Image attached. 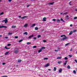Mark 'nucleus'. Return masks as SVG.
<instances>
[{"label": "nucleus", "mask_w": 77, "mask_h": 77, "mask_svg": "<svg viewBox=\"0 0 77 77\" xmlns=\"http://www.w3.org/2000/svg\"><path fill=\"white\" fill-rule=\"evenodd\" d=\"M7 28V26H0V28Z\"/></svg>", "instance_id": "3"}, {"label": "nucleus", "mask_w": 77, "mask_h": 77, "mask_svg": "<svg viewBox=\"0 0 77 77\" xmlns=\"http://www.w3.org/2000/svg\"><path fill=\"white\" fill-rule=\"evenodd\" d=\"M5 48L6 49H7L8 48H7V46H5Z\"/></svg>", "instance_id": "54"}, {"label": "nucleus", "mask_w": 77, "mask_h": 77, "mask_svg": "<svg viewBox=\"0 0 77 77\" xmlns=\"http://www.w3.org/2000/svg\"><path fill=\"white\" fill-rule=\"evenodd\" d=\"M2 37V35H0V37Z\"/></svg>", "instance_id": "62"}, {"label": "nucleus", "mask_w": 77, "mask_h": 77, "mask_svg": "<svg viewBox=\"0 0 77 77\" xmlns=\"http://www.w3.org/2000/svg\"><path fill=\"white\" fill-rule=\"evenodd\" d=\"M23 40V39H21L19 41V42L20 43Z\"/></svg>", "instance_id": "28"}, {"label": "nucleus", "mask_w": 77, "mask_h": 77, "mask_svg": "<svg viewBox=\"0 0 77 77\" xmlns=\"http://www.w3.org/2000/svg\"><path fill=\"white\" fill-rule=\"evenodd\" d=\"M56 21L58 23H60V20L59 19H57Z\"/></svg>", "instance_id": "9"}, {"label": "nucleus", "mask_w": 77, "mask_h": 77, "mask_svg": "<svg viewBox=\"0 0 77 77\" xmlns=\"http://www.w3.org/2000/svg\"><path fill=\"white\" fill-rule=\"evenodd\" d=\"M42 50L41 49H40L38 51V53H40V52H41L42 51Z\"/></svg>", "instance_id": "21"}, {"label": "nucleus", "mask_w": 77, "mask_h": 77, "mask_svg": "<svg viewBox=\"0 0 77 77\" xmlns=\"http://www.w3.org/2000/svg\"><path fill=\"white\" fill-rule=\"evenodd\" d=\"M66 38H67L66 37H64L61 39V41H65Z\"/></svg>", "instance_id": "4"}, {"label": "nucleus", "mask_w": 77, "mask_h": 77, "mask_svg": "<svg viewBox=\"0 0 77 77\" xmlns=\"http://www.w3.org/2000/svg\"><path fill=\"white\" fill-rule=\"evenodd\" d=\"M27 17V16H24V17H21V19H23V18H26Z\"/></svg>", "instance_id": "13"}, {"label": "nucleus", "mask_w": 77, "mask_h": 77, "mask_svg": "<svg viewBox=\"0 0 77 77\" xmlns=\"http://www.w3.org/2000/svg\"><path fill=\"white\" fill-rule=\"evenodd\" d=\"M75 11L76 12H77V9H75Z\"/></svg>", "instance_id": "63"}, {"label": "nucleus", "mask_w": 77, "mask_h": 77, "mask_svg": "<svg viewBox=\"0 0 77 77\" xmlns=\"http://www.w3.org/2000/svg\"><path fill=\"white\" fill-rule=\"evenodd\" d=\"M46 48L45 47H42L41 49L43 50V49Z\"/></svg>", "instance_id": "25"}, {"label": "nucleus", "mask_w": 77, "mask_h": 77, "mask_svg": "<svg viewBox=\"0 0 77 77\" xmlns=\"http://www.w3.org/2000/svg\"><path fill=\"white\" fill-rule=\"evenodd\" d=\"M31 6L30 5H28L27 6H26V7L29 8V6Z\"/></svg>", "instance_id": "35"}, {"label": "nucleus", "mask_w": 77, "mask_h": 77, "mask_svg": "<svg viewBox=\"0 0 77 77\" xmlns=\"http://www.w3.org/2000/svg\"><path fill=\"white\" fill-rule=\"evenodd\" d=\"M37 37H38V38H39L41 37V35H38V36H37Z\"/></svg>", "instance_id": "33"}, {"label": "nucleus", "mask_w": 77, "mask_h": 77, "mask_svg": "<svg viewBox=\"0 0 77 77\" xmlns=\"http://www.w3.org/2000/svg\"><path fill=\"white\" fill-rule=\"evenodd\" d=\"M70 44V43H67V44H66L65 45V46H67V45H69Z\"/></svg>", "instance_id": "31"}, {"label": "nucleus", "mask_w": 77, "mask_h": 77, "mask_svg": "<svg viewBox=\"0 0 77 77\" xmlns=\"http://www.w3.org/2000/svg\"><path fill=\"white\" fill-rule=\"evenodd\" d=\"M35 26V24H33L32 25V26H31V27H32L33 26Z\"/></svg>", "instance_id": "15"}, {"label": "nucleus", "mask_w": 77, "mask_h": 77, "mask_svg": "<svg viewBox=\"0 0 77 77\" xmlns=\"http://www.w3.org/2000/svg\"><path fill=\"white\" fill-rule=\"evenodd\" d=\"M12 1V0H8V1L9 2H11V1Z\"/></svg>", "instance_id": "51"}, {"label": "nucleus", "mask_w": 77, "mask_h": 77, "mask_svg": "<svg viewBox=\"0 0 77 77\" xmlns=\"http://www.w3.org/2000/svg\"><path fill=\"white\" fill-rule=\"evenodd\" d=\"M5 63H2V65H5Z\"/></svg>", "instance_id": "53"}, {"label": "nucleus", "mask_w": 77, "mask_h": 77, "mask_svg": "<svg viewBox=\"0 0 77 77\" xmlns=\"http://www.w3.org/2000/svg\"><path fill=\"white\" fill-rule=\"evenodd\" d=\"M72 31H71L69 33V35H71L72 34Z\"/></svg>", "instance_id": "22"}, {"label": "nucleus", "mask_w": 77, "mask_h": 77, "mask_svg": "<svg viewBox=\"0 0 77 77\" xmlns=\"http://www.w3.org/2000/svg\"><path fill=\"white\" fill-rule=\"evenodd\" d=\"M61 21H62L63 22H65V21L63 20V19L62 18H61Z\"/></svg>", "instance_id": "32"}, {"label": "nucleus", "mask_w": 77, "mask_h": 77, "mask_svg": "<svg viewBox=\"0 0 77 77\" xmlns=\"http://www.w3.org/2000/svg\"><path fill=\"white\" fill-rule=\"evenodd\" d=\"M9 51H8V52H6L5 54V55H7V54H9Z\"/></svg>", "instance_id": "14"}, {"label": "nucleus", "mask_w": 77, "mask_h": 77, "mask_svg": "<svg viewBox=\"0 0 77 77\" xmlns=\"http://www.w3.org/2000/svg\"><path fill=\"white\" fill-rule=\"evenodd\" d=\"M46 18L45 17H44L43 20L44 21H46Z\"/></svg>", "instance_id": "11"}, {"label": "nucleus", "mask_w": 77, "mask_h": 77, "mask_svg": "<svg viewBox=\"0 0 77 77\" xmlns=\"http://www.w3.org/2000/svg\"><path fill=\"white\" fill-rule=\"evenodd\" d=\"M71 3V2H69V5H71V4H70V3Z\"/></svg>", "instance_id": "58"}, {"label": "nucleus", "mask_w": 77, "mask_h": 77, "mask_svg": "<svg viewBox=\"0 0 77 77\" xmlns=\"http://www.w3.org/2000/svg\"><path fill=\"white\" fill-rule=\"evenodd\" d=\"M0 77H8L7 76H1Z\"/></svg>", "instance_id": "44"}, {"label": "nucleus", "mask_w": 77, "mask_h": 77, "mask_svg": "<svg viewBox=\"0 0 77 77\" xmlns=\"http://www.w3.org/2000/svg\"><path fill=\"white\" fill-rule=\"evenodd\" d=\"M75 61L76 62L77 61V60L76 59L75 60Z\"/></svg>", "instance_id": "61"}, {"label": "nucleus", "mask_w": 77, "mask_h": 77, "mask_svg": "<svg viewBox=\"0 0 77 77\" xmlns=\"http://www.w3.org/2000/svg\"><path fill=\"white\" fill-rule=\"evenodd\" d=\"M63 36H64L65 37H66V36L65 35H61V37H63Z\"/></svg>", "instance_id": "29"}, {"label": "nucleus", "mask_w": 77, "mask_h": 77, "mask_svg": "<svg viewBox=\"0 0 77 77\" xmlns=\"http://www.w3.org/2000/svg\"><path fill=\"white\" fill-rule=\"evenodd\" d=\"M10 49V48H7L6 49L9 50Z\"/></svg>", "instance_id": "57"}, {"label": "nucleus", "mask_w": 77, "mask_h": 77, "mask_svg": "<svg viewBox=\"0 0 77 77\" xmlns=\"http://www.w3.org/2000/svg\"><path fill=\"white\" fill-rule=\"evenodd\" d=\"M54 3V2H52V3H49L48 4V5H53V4Z\"/></svg>", "instance_id": "8"}, {"label": "nucleus", "mask_w": 77, "mask_h": 77, "mask_svg": "<svg viewBox=\"0 0 77 77\" xmlns=\"http://www.w3.org/2000/svg\"><path fill=\"white\" fill-rule=\"evenodd\" d=\"M19 51L18 49L17 48H15L14 51V53L17 54L19 53Z\"/></svg>", "instance_id": "1"}, {"label": "nucleus", "mask_w": 77, "mask_h": 77, "mask_svg": "<svg viewBox=\"0 0 77 77\" xmlns=\"http://www.w3.org/2000/svg\"><path fill=\"white\" fill-rule=\"evenodd\" d=\"M62 58V57H58L57 58V59L60 60Z\"/></svg>", "instance_id": "7"}, {"label": "nucleus", "mask_w": 77, "mask_h": 77, "mask_svg": "<svg viewBox=\"0 0 77 77\" xmlns=\"http://www.w3.org/2000/svg\"><path fill=\"white\" fill-rule=\"evenodd\" d=\"M48 71H51V69H48Z\"/></svg>", "instance_id": "59"}, {"label": "nucleus", "mask_w": 77, "mask_h": 77, "mask_svg": "<svg viewBox=\"0 0 77 77\" xmlns=\"http://www.w3.org/2000/svg\"><path fill=\"white\" fill-rule=\"evenodd\" d=\"M72 48H71L70 50V51H72Z\"/></svg>", "instance_id": "48"}, {"label": "nucleus", "mask_w": 77, "mask_h": 77, "mask_svg": "<svg viewBox=\"0 0 77 77\" xmlns=\"http://www.w3.org/2000/svg\"><path fill=\"white\" fill-rule=\"evenodd\" d=\"M50 65V64L49 63H47L46 65L45 66V67H47L48 66Z\"/></svg>", "instance_id": "5"}, {"label": "nucleus", "mask_w": 77, "mask_h": 77, "mask_svg": "<svg viewBox=\"0 0 77 77\" xmlns=\"http://www.w3.org/2000/svg\"><path fill=\"white\" fill-rule=\"evenodd\" d=\"M69 17V16L68 15H67L66 17V18H68Z\"/></svg>", "instance_id": "56"}, {"label": "nucleus", "mask_w": 77, "mask_h": 77, "mask_svg": "<svg viewBox=\"0 0 77 77\" xmlns=\"http://www.w3.org/2000/svg\"><path fill=\"white\" fill-rule=\"evenodd\" d=\"M68 60L65 61L64 63V65H66V63H68Z\"/></svg>", "instance_id": "12"}, {"label": "nucleus", "mask_w": 77, "mask_h": 77, "mask_svg": "<svg viewBox=\"0 0 77 77\" xmlns=\"http://www.w3.org/2000/svg\"><path fill=\"white\" fill-rule=\"evenodd\" d=\"M77 19V17H75L74 19V20H75V19Z\"/></svg>", "instance_id": "42"}, {"label": "nucleus", "mask_w": 77, "mask_h": 77, "mask_svg": "<svg viewBox=\"0 0 77 77\" xmlns=\"http://www.w3.org/2000/svg\"><path fill=\"white\" fill-rule=\"evenodd\" d=\"M31 44H32L31 42H28L26 43V44L27 45H30Z\"/></svg>", "instance_id": "17"}, {"label": "nucleus", "mask_w": 77, "mask_h": 77, "mask_svg": "<svg viewBox=\"0 0 77 77\" xmlns=\"http://www.w3.org/2000/svg\"><path fill=\"white\" fill-rule=\"evenodd\" d=\"M69 56L70 57H72V56L71 55H69Z\"/></svg>", "instance_id": "50"}, {"label": "nucleus", "mask_w": 77, "mask_h": 77, "mask_svg": "<svg viewBox=\"0 0 77 77\" xmlns=\"http://www.w3.org/2000/svg\"><path fill=\"white\" fill-rule=\"evenodd\" d=\"M19 17L20 18H21V16H19Z\"/></svg>", "instance_id": "60"}, {"label": "nucleus", "mask_w": 77, "mask_h": 77, "mask_svg": "<svg viewBox=\"0 0 77 77\" xmlns=\"http://www.w3.org/2000/svg\"><path fill=\"white\" fill-rule=\"evenodd\" d=\"M16 27V26H12V28H15Z\"/></svg>", "instance_id": "37"}, {"label": "nucleus", "mask_w": 77, "mask_h": 77, "mask_svg": "<svg viewBox=\"0 0 77 77\" xmlns=\"http://www.w3.org/2000/svg\"><path fill=\"white\" fill-rule=\"evenodd\" d=\"M8 38V37H5V38L7 39V38Z\"/></svg>", "instance_id": "52"}, {"label": "nucleus", "mask_w": 77, "mask_h": 77, "mask_svg": "<svg viewBox=\"0 0 77 77\" xmlns=\"http://www.w3.org/2000/svg\"><path fill=\"white\" fill-rule=\"evenodd\" d=\"M4 21L5 22V23H7L8 22V20H7V18H6L5 20H3L2 21V22H4Z\"/></svg>", "instance_id": "2"}, {"label": "nucleus", "mask_w": 77, "mask_h": 77, "mask_svg": "<svg viewBox=\"0 0 77 77\" xmlns=\"http://www.w3.org/2000/svg\"><path fill=\"white\" fill-rule=\"evenodd\" d=\"M35 30H37L38 29V28L37 27H35Z\"/></svg>", "instance_id": "16"}, {"label": "nucleus", "mask_w": 77, "mask_h": 77, "mask_svg": "<svg viewBox=\"0 0 77 77\" xmlns=\"http://www.w3.org/2000/svg\"><path fill=\"white\" fill-rule=\"evenodd\" d=\"M33 39H34V40H36V37H34V38H33Z\"/></svg>", "instance_id": "40"}, {"label": "nucleus", "mask_w": 77, "mask_h": 77, "mask_svg": "<svg viewBox=\"0 0 77 77\" xmlns=\"http://www.w3.org/2000/svg\"><path fill=\"white\" fill-rule=\"evenodd\" d=\"M28 25L27 24H26L24 25V27H27V26Z\"/></svg>", "instance_id": "27"}, {"label": "nucleus", "mask_w": 77, "mask_h": 77, "mask_svg": "<svg viewBox=\"0 0 77 77\" xmlns=\"http://www.w3.org/2000/svg\"><path fill=\"white\" fill-rule=\"evenodd\" d=\"M22 61V60H18V63H20Z\"/></svg>", "instance_id": "23"}, {"label": "nucleus", "mask_w": 77, "mask_h": 77, "mask_svg": "<svg viewBox=\"0 0 77 77\" xmlns=\"http://www.w3.org/2000/svg\"><path fill=\"white\" fill-rule=\"evenodd\" d=\"M12 34V33H9L8 34V35H11Z\"/></svg>", "instance_id": "41"}, {"label": "nucleus", "mask_w": 77, "mask_h": 77, "mask_svg": "<svg viewBox=\"0 0 77 77\" xmlns=\"http://www.w3.org/2000/svg\"><path fill=\"white\" fill-rule=\"evenodd\" d=\"M36 48V46H34L33 47V48Z\"/></svg>", "instance_id": "38"}, {"label": "nucleus", "mask_w": 77, "mask_h": 77, "mask_svg": "<svg viewBox=\"0 0 77 77\" xmlns=\"http://www.w3.org/2000/svg\"><path fill=\"white\" fill-rule=\"evenodd\" d=\"M53 21H56V20L55 19H53Z\"/></svg>", "instance_id": "55"}, {"label": "nucleus", "mask_w": 77, "mask_h": 77, "mask_svg": "<svg viewBox=\"0 0 77 77\" xmlns=\"http://www.w3.org/2000/svg\"><path fill=\"white\" fill-rule=\"evenodd\" d=\"M11 44H8V46H11Z\"/></svg>", "instance_id": "45"}, {"label": "nucleus", "mask_w": 77, "mask_h": 77, "mask_svg": "<svg viewBox=\"0 0 77 77\" xmlns=\"http://www.w3.org/2000/svg\"><path fill=\"white\" fill-rule=\"evenodd\" d=\"M18 38V36H15V38Z\"/></svg>", "instance_id": "46"}, {"label": "nucleus", "mask_w": 77, "mask_h": 77, "mask_svg": "<svg viewBox=\"0 0 77 77\" xmlns=\"http://www.w3.org/2000/svg\"><path fill=\"white\" fill-rule=\"evenodd\" d=\"M57 68L55 67H54V71H56Z\"/></svg>", "instance_id": "19"}, {"label": "nucleus", "mask_w": 77, "mask_h": 77, "mask_svg": "<svg viewBox=\"0 0 77 77\" xmlns=\"http://www.w3.org/2000/svg\"><path fill=\"white\" fill-rule=\"evenodd\" d=\"M43 42H47V41L46 40H43Z\"/></svg>", "instance_id": "43"}, {"label": "nucleus", "mask_w": 77, "mask_h": 77, "mask_svg": "<svg viewBox=\"0 0 77 77\" xmlns=\"http://www.w3.org/2000/svg\"><path fill=\"white\" fill-rule=\"evenodd\" d=\"M4 14V12H2V13H1L0 14V15H3Z\"/></svg>", "instance_id": "20"}, {"label": "nucleus", "mask_w": 77, "mask_h": 77, "mask_svg": "<svg viewBox=\"0 0 77 77\" xmlns=\"http://www.w3.org/2000/svg\"><path fill=\"white\" fill-rule=\"evenodd\" d=\"M65 15H67L68 13V12H65Z\"/></svg>", "instance_id": "39"}, {"label": "nucleus", "mask_w": 77, "mask_h": 77, "mask_svg": "<svg viewBox=\"0 0 77 77\" xmlns=\"http://www.w3.org/2000/svg\"><path fill=\"white\" fill-rule=\"evenodd\" d=\"M54 51L56 52H57L58 51V50H55Z\"/></svg>", "instance_id": "49"}, {"label": "nucleus", "mask_w": 77, "mask_h": 77, "mask_svg": "<svg viewBox=\"0 0 77 77\" xmlns=\"http://www.w3.org/2000/svg\"><path fill=\"white\" fill-rule=\"evenodd\" d=\"M64 59L65 60H67L68 59V58L66 57H65Z\"/></svg>", "instance_id": "36"}, {"label": "nucleus", "mask_w": 77, "mask_h": 77, "mask_svg": "<svg viewBox=\"0 0 77 77\" xmlns=\"http://www.w3.org/2000/svg\"><path fill=\"white\" fill-rule=\"evenodd\" d=\"M62 69L61 68L59 70V73H61V72H62Z\"/></svg>", "instance_id": "10"}, {"label": "nucleus", "mask_w": 77, "mask_h": 77, "mask_svg": "<svg viewBox=\"0 0 77 77\" xmlns=\"http://www.w3.org/2000/svg\"><path fill=\"white\" fill-rule=\"evenodd\" d=\"M70 68H71V67H70V66H67L68 69H70Z\"/></svg>", "instance_id": "34"}, {"label": "nucleus", "mask_w": 77, "mask_h": 77, "mask_svg": "<svg viewBox=\"0 0 77 77\" xmlns=\"http://www.w3.org/2000/svg\"><path fill=\"white\" fill-rule=\"evenodd\" d=\"M70 26H72V24H70Z\"/></svg>", "instance_id": "64"}, {"label": "nucleus", "mask_w": 77, "mask_h": 77, "mask_svg": "<svg viewBox=\"0 0 77 77\" xmlns=\"http://www.w3.org/2000/svg\"><path fill=\"white\" fill-rule=\"evenodd\" d=\"M24 34H26V35H28L27 32H25L24 33H23Z\"/></svg>", "instance_id": "26"}, {"label": "nucleus", "mask_w": 77, "mask_h": 77, "mask_svg": "<svg viewBox=\"0 0 77 77\" xmlns=\"http://www.w3.org/2000/svg\"><path fill=\"white\" fill-rule=\"evenodd\" d=\"M76 31H77L76 30H73V32L74 33V32H76Z\"/></svg>", "instance_id": "18"}, {"label": "nucleus", "mask_w": 77, "mask_h": 77, "mask_svg": "<svg viewBox=\"0 0 77 77\" xmlns=\"http://www.w3.org/2000/svg\"><path fill=\"white\" fill-rule=\"evenodd\" d=\"M44 59V60H48V58H47V57H46V58H45Z\"/></svg>", "instance_id": "30"}, {"label": "nucleus", "mask_w": 77, "mask_h": 77, "mask_svg": "<svg viewBox=\"0 0 77 77\" xmlns=\"http://www.w3.org/2000/svg\"><path fill=\"white\" fill-rule=\"evenodd\" d=\"M57 63H58V64H60V61H58V62H57Z\"/></svg>", "instance_id": "47"}, {"label": "nucleus", "mask_w": 77, "mask_h": 77, "mask_svg": "<svg viewBox=\"0 0 77 77\" xmlns=\"http://www.w3.org/2000/svg\"><path fill=\"white\" fill-rule=\"evenodd\" d=\"M73 72L75 74H76V71L75 70L73 71Z\"/></svg>", "instance_id": "24"}, {"label": "nucleus", "mask_w": 77, "mask_h": 77, "mask_svg": "<svg viewBox=\"0 0 77 77\" xmlns=\"http://www.w3.org/2000/svg\"><path fill=\"white\" fill-rule=\"evenodd\" d=\"M33 37V35H31V36H29V37H28V38H30V39L32 37Z\"/></svg>", "instance_id": "6"}]
</instances>
